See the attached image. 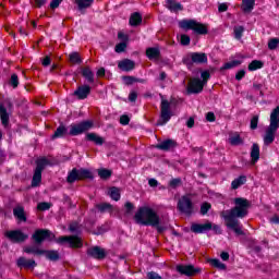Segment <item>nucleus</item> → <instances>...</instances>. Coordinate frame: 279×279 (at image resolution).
<instances>
[{
  "instance_id": "obj_32",
  "label": "nucleus",
  "mask_w": 279,
  "mask_h": 279,
  "mask_svg": "<svg viewBox=\"0 0 279 279\" xmlns=\"http://www.w3.org/2000/svg\"><path fill=\"white\" fill-rule=\"evenodd\" d=\"M245 182H247V177L245 175H240L236 179H234L231 182V189L233 191H236V189H239L240 186H243V184H245Z\"/></svg>"
},
{
  "instance_id": "obj_21",
  "label": "nucleus",
  "mask_w": 279,
  "mask_h": 279,
  "mask_svg": "<svg viewBox=\"0 0 279 279\" xmlns=\"http://www.w3.org/2000/svg\"><path fill=\"white\" fill-rule=\"evenodd\" d=\"M135 66L136 63L130 59H124L118 62V69H120V71H125L126 73L134 71Z\"/></svg>"
},
{
  "instance_id": "obj_26",
  "label": "nucleus",
  "mask_w": 279,
  "mask_h": 279,
  "mask_svg": "<svg viewBox=\"0 0 279 279\" xmlns=\"http://www.w3.org/2000/svg\"><path fill=\"white\" fill-rule=\"evenodd\" d=\"M85 141H88L89 143H95L98 146H101L106 143V140H104V137L99 136L97 133H87L85 135Z\"/></svg>"
},
{
  "instance_id": "obj_57",
  "label": "nucleus",
  "mask_w": 279,
  "mask_h": 279,
  "mask_svg": "<svg viewBox=\"0 0 279 279\" xmlns=\"http://www.w3.org/2000/svg\"><path fill=\"white\" fill-rule=\"evenodd\" d=\"M147 279H162V276H160L158 272L156 271H148L146 275Z\"/></svg>"
},
{
  "instance_id": "obj_15",
  "label": "nucleus",
  "mask_w": 279,
  "mask_h": 279,
  "mask_svg": "<svg viewBox=\"0 0 279 279\" xmlns=\"http://www.w3.org/2000/svg\"><path fill=\"white\" fill-rule=\"evenodd\" d=\"M204 86L199 77H194L187 83L186 93L187 95H199L204 92Z\"/></svg>"
},
{
  "instance_id": "obj_29",
  "label": "nucleus",
  "mask_w": 279,
  "mask_h": 279,
  "mask_svg": "<svg viewBox=\"0 0 279 279\" xmlns=\"http://www.w3.org/2000/svg\"><path fill=\"white\" fill-rule=\"evenodd\" d=\"M0 120L2 125H4V128H8V125H10V113H8V109L1 102H0Z\"/></svg>"
},
{
  "instance_id": "obj_59",
  "label": "nucleus",
  "mask_w": 279,
  "mask_h": 279,
  "mask_svg": "<svg viewBox=\"0 0 279 279\" xmlns=\"http://www.w3.org/2000/svg\"><path fill=\"white\" fill-rule=\"evenodd\" d=\"M138 99V93L136 90H131L129 94V101L134 104Z\"/></svg>"
},
{
  "instance_id": "obj_60",
  "label": "nucleus",
  "mask_w": 279,
  "mask_h": 279,
  "mask_svg": "<svg viewBox=\"0 0 279 279\" xmlns=\"http://www.w3.org/2000/svg\"><path fill=\"white\" fill-rule=\"evenodd\" d=\"M183 64H185V66H193V64H195V62H193V58L190 57H184L182 59Z\"/></svg>"
},
{
  "instance_id": "obj_13",
  "label": "nucleus",
  "mask_w": 279,
  "mask_h": 279,
  "mask_svg": "<svg viewBox=\"0 0 279 279\" xmlns=\"http://www.w3.org/2000/svg\"><path fill=\"white\" fill-rule=\"evenodd\" d=\"M177 208L183 215L191 217L194 210L193 201L189 196H182L177 204Z\"/></svg>"
},
{
  "instance_id": "obj_7",
  "label": "nucleus",
  "mask_w": 279,
  "mask_h": 279,
  "mask_svg": "<svg viewBox=\"0 0 279 279\" xmlns=\"http://www.w3.org/2000/svg\"><path fill=\"white\" fill-rule=\"evenodd\" d=\"M179 27L181 29H192V32L198 36H206V34H208V25L195 20H182L179 22Z\"/></svg>"
},
{
  "instance_id": "obj_44",
  "label": "nucleus",
  "mask_w": 279,
  "mask_h": 279,
  "mask_svg": "<svg viewBox=\"0 0 279 279\" xmlns=\"http://www.w3.org/2000/svg\"><path fill=\"white\" fill-rule=\"evenodd\" d=\"M19 75L16 73H13L9 81V86H12V88H19Z\"/></svg>"
},
{
  "instance_id": "obj_41",
  "label": "nucleus",
  "mask_w": 279,
  "mask_h": 279,
  "mask_svg": "<svg viewBox=\"0 0 279 279\" xmlns=\"http://www.w3.org/2000/svg\"><path fill=\"white\" fill-rule=\"evenodd\" d=\"M96 208L99 210V213H112V204L110 203H101L97 204Z\"/></svg>"
},
{
  "instance_id": "obj_17",
  "label": "nucleus",
  "mask_w": 279,
  "mask_h": 279,
  "mask_svg": "<svg viewBox=\"0 0 279 279\" xmlns=\"http://www.w3.org/2000/svg\"><path fill=\"white\" fill-rule=\"evenodd\" d=\"M190 230L194 234H206V232L213 230V222L210 220H207L205 223L194 222L191 225Z\"/></svg>"
},
{
  "instance_id": "obj_61",
  "label": "nucleus",
  "mask_w": 279,
  "mask_h": 279,
  "mask_svg": "<svg viewBox=\"0 0 279 279\" xmlns=\"http://www.w3.org/2000/svg\"><path fill=\"white\" fill-rule=\"evenodd\" d=\"M121 125H130V117L128 114H123L120 117Z\"/></svg>"
},
{
  "instance_id": "obj_46",
  "label": "nucleus",
  "mask_w": 279,
  "mask_h": 279,
  "mask_svg": "<svg viewBox=\"0 0 279 279\" xmlns=\"http://www.w3.org/2000/svg\"><path fill=\"white\" fill-rule=\"evenodd\" d=\"M170 189H178V186H182V179L181 178H174L169 181Z\"/></svg>"
},
{
  "instance_id": "obj_63",
  "label": "nucleus",
  "mask_w": 279,
  "mask_h": 279,
  "mask_svg": "<svg viewBox=\"0 0 279 279\" xmlns=\"http://www.w3.org/2000/svg\"><path fill=\"white\" fill-rule=\"evenodd\" d=\"M245 75H246L245 70L238 71L235 74L236 82H241V80H243V77H245Z\"/></svg>"
},
{
  "instance_id": "obj_8",
  "label": "nucleus",
  "mask_w": 279,
  "mask_h": 279,
  "mask_svg": "<svg viewBox=\"0 0 279 279\" xmlns=\"http://www.w3.org/2000/svg\"><path fill=\"white\" fill-rule=\"evenodd\" d=\"M95 175H93V172L86 168H73L66 177V182L69 184H73L75 182H80L82 180H94Z\"/></svg>"
},
{
  "instance_id": "obj_38",
  "label": "nucleus",
  "mask_w": 279,
  "mask_h": 279,
  "mask_svg": "<svg viewBox=\"0 0 279 279\" xmlns=\"http://www.w3.org/2000/svg\"><path fill=\"white\" fill-rule=\"evenodd\" d=\"M230 145L236 147L239 145H243V138L239 133H235L234 135L229 137Z\"/></svg>"
},
{
  "instance_id": "obj_40",
  "label": "nucleus",
  "mask_w": 279,
  "mask_h": 279,
  "mask_svg": "<svg viewBox=\"0 0 279 279\" xmlns=\"http://www.w3.org/2000/svg\"><path fill=\"white\" fill-rule=\"evenodd\" d=\"M263 66H265V62L260 61V60H253L250 64H248V71H258V69H263Z\"/></svg>"
},
{
  "instance_id": "obj_25",
  "label": "nucleus",
  "mask_w": 279,
  "mask_h": 279,
  "mask_svg": "<svg viewBox=\"0 0 279 279\" xmlns=\"http://www.w3.org/2000/svg\"><path fill=\"white\" fill-rule=\"evenodd\" d=\"M166 3H167L166 8L171 12H174L175 14L184 10V5H182V3L180 2H177L175 0H166Z\"/></svg>"
},
{
  "instance_id": "obj_9",
  "label": "nucleus",
  "mask_w": 279,
  "mask_h": 279,
  "mask_svg": "<svg viewBox=\"0 0 279 279\" xmlns=\"http://www.w3.org/2000/svg\"><path fill=\"white\" fill-rule=\"evenodd\" d=\"M95 128V122L93 120H83L78 123H73L70 126L69 135L70 136H80Z\"/></svg>"
},
{
  "instance_id": "obj_48",
  "label": "nucleus",
  "mask_w": 279,
  "mask_h": 279,
  "mask_svg": "<svg viewBox=\"0 0 279 279\" xmlns=\"http://www.w3.org/2000/svg\"><path fill=\"white\" fill-rule=\"evenodd\" d=\"M201 82L204 86H206V84H208V80H210V72L208 70H205L201 73Z\"/></svg>"
},
{
  "instance_id": "obj_64",
  "label": "nucleus",
  "mask_w": 279,
  "mask_h": 279,
  "mask_svg": "<svg viewBox=\"0 0 279 279\" xmlns=\"http://www.w3.org/2000/svg\"><path fill=\"white\" fill-rule=\"evenodd\" d=\"M63 0H52L50 2V9L51 10H56L58 8H60V3H62Z\"/></svg>"
},
{
  "instance_id": "obj_30",
  "label": "nucleus",
  "mask_w": 279,
  "mask_h": 279,
  "mask_svg": "<svg viewBox=\"0 0 279 279\" xmlns=\"http://www.w3.org/2000/svg\"><path fill=\"white\" fill-rule=\"evenodd\" d=\"M146 58L148 60H159L160 59V48L149 47L146 49Z\"/></svg>"
},
{
  "instance_id": "obj_55",
  "label": "nucleus",
  "mask_w": 279,
  "mask_h": 279,
  "mask_svg": "<svg viewBox=\"0 0 279 279\" xmlns=\"http://www.w3.org/2000/svg\"><path fill=\"white\" fill-rule=\"evenodd\" d=\"M106 232H108V229H106V227L101 226V227H97L96 231H94V234L96 236H101V234H106Z\"/></svg>"
},
{
  "instance_id": "obj_62",
  "label": "nucleus",
  "mask_w": 279,
  "mask_h": 279,
  "mask_svg": "<svg viewBox=\"0 0 279 279\" xmlns=\"http://www.w3.org/2000/svg\"><path fill=\"white\" fill-rule=\"evenodd\" d=\"M251 250L254 254H257V256H260V252H263V247L256 244H251Z\"/></svg>"
},
{
  "instance_id": "obj_54",
  "label": "nucleus",
  "mask_w": 279,
  "mask_h": 279,
  "mask_svg": "<svg viewBox=\"0 0 279 279\" xmlns=\"http://www.w3.org/2000/svg\"><path fill=\"white\" fill-rule=\"evenodd\" d=\"M124 208L126 215H132V210H134V204L132 202H126L124 204Z\"/></svg>"
},
{
  "instance_id": "obj_23",
  "label": "nucleus",
  "mask_w": 279,
  "mask_h": 279,
  "mask_svg": "<svg viewBox=\"0 0 279 279\" xmlns=\"http://www.w3.org/2000/svg\"><path fill=\"white\" fill-rule=\"evenodd\" d=\"M82 77H84L87 84H95V72L90 70L89 66H85L81 69Z\"/></svg>"
},
{
  "instance_id": "obj_3",
  "label": "nucleus",
  "mask_w": 279,
  "mask_h": 279,
  "mask_svg": "<svg viewBox=\"0 0 279 279\" xmlns=\"http://www.w3.org/2000/svg\"><path fill=\"white\" fill-rule=\"evenodd\" d=\"M134 219L138 226H160V216L149 206L140 207L134 215Z\"/></svg>"
},
{
  "instance_id": "obj_58",
  "label": "nucleus",
  "mask_w": 279,
  "mask_h": 279,
  "mask_svg": "<svg viewBox=\"0 0 279 279\" xmlns=\"http://www.w3.org/2000/svg\"><path fill=\"white\" fill-rule=\"evenodd\" d=\"M211 230L215 234H223V230H221V226L211 222Z\"/></svg>"
},
{
  "instance_id": "obj_12",
  "label": "nucleus",
  "mask_w": 279,
  "mask_h": 279,
  "mask_svg": "<svg viewBox=\"0 0 279 279\" xmlns=\"http://www.w3.org/2000/svg\"><path fill=\"white\" fill-rule=\"evenodd\" d=\"M178 274L180 276H186L187 278H193V276H197V274H202V268L195 267L193 264L184 265L179 264L175 267Z\"/></svg>"
},
{
  "instance_id": "obj_33",
  "label": "nucleus",
  "mask_w": 279,
  "mask_h": 279,
  "mask_svg": "<svg viewBox=\"0 0 279 279\" xmlns=\"http://www.w3.org/2000/svg\"><path fill=\"white\" fill-rule=\"evenodd\" d=\"M74 3L77 5L78 10H88L95 3V0H74Z\"/></svg>"
},
{
  "instance_id": "obj_22",
  "label": "nucleus",
  "mask_w": 279,
  "mask_h": 279,
  "mask_svg": "<svg viewBox=\"0 0 279 279\" xmlns=\"http://www.w3.org/2000/svg\"><path fill=\"white\" fill-rule=\"evenodd\" d=\"M192 62L194 64H207L208 63V56L206 52H192L191 53Z\"/></svg>"
},
{
  "instance_id": "obj_51",
  "label": "nucleus",
  "mask_w": 279,
  "mask_h": 279,
  "mask_svg": "<svg viewBox=\"0 0 279 279\" xmlns=\"http://www.w3.org/2000/svg\"><path fill=\"white\" fill-rule=\"evenodd\" d=\"M122 80L126 86H132V84H136V76H123Z\"/></svg>"
},
{
  "instance_id": "obj_31",
  "label": "nucleus",
  "mask_w": 279,
  "mask_h": 279,
  "mask_svg": "<svg viewBox=\"0 0 279 279\" xmlns=\"http://www.w3.org/2000/svg\"><path fill=\"white\" fill-rule=\"evenodd\" d=\"M66 132H69V130L64 126V124H60L52 134L51 140L56 141V138H64V136H66Z\"/></svg>"
},
{
  "instance_id": "obj_47",
  "label": "nucleus",
  "mask_w": 279,
  "mask_h": 279,
  "mask_svg": "<svg viewBox=\"0 0 279 279\" xmlns=\"http://www.w3.org/2000/svg\"><path fill=\"white\" fill-rule=\"evenodd\" d=\"M125 49H128V43H125V41L119 43L114 47L116 53H123V51H125Z\"/></svg>"
},
{
  "instance_id": "obj_45",
  "label": "nucleus",
  "mask_w": 279,
  "mask_h": 279,
  "mask_svg": "<svg viewBox=\"0 0 279 279\" xmlns=\"http://www.w3.org/2000/svg\"><path fill=\"white\" fill-rule=\"evenodd\" d=\"M213 208V205L208 202H205L201 205V215L206 216L208 215V211Z\"/></svg>"
},
{
  "instance_id": "obj_28",
  "label": "nucleus",
  "mask_w": 279,
  "mask_h": 279,
  "mask_svg": "<svg viewBox=\"0 0 279 279\" xmlns=\"http://www.w3.org/2000/svg\"><path fill=\"white\" fill-rule=\"evenodd\" d=\"M143 23V15L138 12H134L131 14L129 19V25L131 27H138Z\"/></svg>"
},
{
  "instance_id": "obj_10",
  "label": "nucleus",
  "mask_w": 279,
  "mask_h": 279,
  "mask_svg": "<svg viewBox=\"0 0 279 279\" xmlns=\"http://www.w3.org/2000/svg\"><path fill=\"white\" fill-rule=\"evenodd\" d=\"M52 234L53 233L49 229H36L31 236L34 246L29 245L28 247H40L44 241H49L51 239Z\"/></svg>"
},
{
  "instance_id": "obj_42",
  "label": "nucleus",
  "mask_w": 279,
  "mask_h": 279,
  "mask_svg": "<svg viewBox=\"0 0 279 279\" xmlns=\"http://www.w3.org/2000/svg\"><path fill=\"white\" fill-rule=\"evenodd\" d=\"M210 266L215 267L216 269H220L221 271H226L227 266L226 264L221 263V260L214 258L209 260Z\"/></svg>"
},
{
  "instance_id": "obj_5",
  "label": "nucleus",
  "mask_w": 279,
  "mask_h": 279,
  "mask_svg": "<svg viewBox=\"0 0 279 279\" xmlns=\"http://www.w3.org/2000/svg\"><path fill=\"white\" fill-rule=\"evenodd\" d=\"M35 170L33 173V179H32V186H40V182H43V172L47 167H53V163H51V160H49L47 157H40L36 159L35 161Z\"/></svg>"
},
{
  "instance_id": "obj_20",
  "label": "nucleus",
  "mask_w": 279,
  "mask_h": 279,
  "mask_svg": "<svg viewBox=\"0 0 279 279\" xmlns=\"http://www.w3.org/2000/svg\"><path fill=\"white\" fill-rule=\"evenodd\" d=\"M16 265L20 269H34V267H38L36 260L27 259L25 257H19L16 260Z\"/></svg>"
},
{
  "instance_id": "obj_36",
  "label": "nucleus",
  "mask_w": 279,
  "mask_h": 279,
  "mask_svg": "<svg viewBox=\"0 0 279 279\" xmlns=\"http://www.w3.org/2000/svg\"><path fill=\"white\" fill-rule=\"evenodd\" d=\"M100 180H110L112 178V170L100 168L97 170Z\"/></svg>"
},
{
  "instance_id": "obj_37",
  "label": "nucleus",
  "mask_w": 279,
  "mask_h": 279,
  "mask_svg": "<svg viewBox=\"0 0 279 279\" xmlns=\"http://www.w3.org/2000/svg\"><path fill=\"white\" fill-rule=\"evenodd\" d=\"M109 196L111 199H113V202H119V199H121V190H119L117 186L110 187Z\"/></svg>"
},
{
  "instance_id": "obj_39",
  "label": "nucleus",
  "mask_w": 279,
  "mask_h": 279,
  "mask_svg": "<svg viewBox=\"0 0 279 279\" xmlns=\"http://www.w3.org/2000/svg\"><path fill=\"white\" fill-rule=\"evenodd\" d=\"M69 60L71 64H82V57L80 56V52L73 51L69 54Z\"/></svg>"
},
{
  "instance_id": "obj_53",
  "label": "nucleus",
  "mask_w": 279,
  "mask_h": 279,
  "mask_svg": "<svg viewBox=\"0 0 279 279\" xmlns=\"http://www.w3.org/2000/svg\"><path fill=\"white\" fill-rule=\"evenodd\" d=\"M250 128H251V130L258 129V116H253V118L251 119Z\"/></svg>"
},
{
  "instance_id": "obj_27",
  "label": "nucleus",
  "mask_w": 279,
  "mask_h": 279,
  "mask_svg": "<svg viewBox=\"0 0 279 279\" xmlns=\"http://www.w3.org/2000/svg\"><path fill=\"white\" fill-rule=\"evenodd\" d=\"M13 217L17 219V221L26 222L27 216L25 215V208L23 206H17L13 208Z\"/></svg>"
},
{
  "instance_id": "obj_1",
  "label": "nucleus",
  "mask_w": 279,
  "mask_h": 279,
  "mask_svg": "<svg viewBox=\"0 0 279 279\" xmlns=\"http://www.w3.org/2000/svg\"><path fill=\"white\" fill-rule=\"evenodd\" d=\"M234 207L220 213L221 219L225 221L226 228L232 230L236 236H245L243 223L239 219H245L252 208V203L245 197L234 198Z\"/></svg>"
},
{
  "instance_id": "obj_49",
  "label": "nucleus",
  "mask_w": 279,
  "mask_h": 279,
  "mask_svg": "<svg viewBox=\"0 0 279 279\" xmlns=\"http://www.w3.org/2000/svg\"><path fill=\"white\" fill-rule=\"evenodd\" d=\"M278 45H279V38H271L268 41V49H270V51H274L278 49Z\"/></svg>"
},
{
  "instance_id": "obj_16",
  "label": "nucleus",
  "mask_w": 279,
  "mask_h": 279,
  "mask_svg": "<svg viewBox=\"0 0 279 279\" xmlns=\"http://www.w3.org/2000/svg\"><path fill=\"white\" fill-rule=\"evenodd\" d=\"M86 255L89 258H94L95 260H104L106 256H108V253L106 252V248L96 245L88 247L86 251Z\"/></svg>"
},
{
  "instance_id": "obj_2",
  "label": "nucleus",
  "mask_w": 279,
  "mask_h": 279,
  "mask_svg": "<svg viewBox=\"0 0 279 279\" xmlns=\"http://www.w3.org/2000/svg\"><path fill=\"white\" fill-rule=\"evenodd\" d=\"M70 235H61L54 239L57 245L69 247L70 250H82L84 247V239H82V225L77 220H73L68 225Z\"/></svg>"
},
{
  "instance_id": "obj_19",
  "label": "nucleus",
  "mask_w": 279,
  "mask_h": 279,
  "mask_svg": "<svg viewBox=\"0 0 279 279\" xmlns=\"http://www.w3.org/2000/svg\"><path fill=\"white\" fill-rule=\"evenodd\" d=\"M155 147L160 151H170V149H175V147H178V142L175 140L168 138L157 144Z\"/></svg>"
},
{
  "instance_id": "obj_34",
  "label": "nucleus",
  "mask_w": 279,
  "mask_h": 279,
  "mask_svg": "<svg viewBox=\"0 0 279 279\" xmlns=\"http://www.w3.org/2000/svg\"><path fill=\"white\" fill-rule=\"evenodd\" d=\"M241 64H243V61H241V60H232V61L226 62L220 68V71H228L230 69H236V66H241Z\"/></svg>"
},
{
  "instance_id": "obj_6",
  "label": "nucleus",
  "mask_w": 279,
  "mask_h": 279,
  "mask_svg": "<svg viewBox=\"0 0 279 279\" xmlns=\"http://www.w3.org/2000/svg\"><path fill=\"white\" fill-rule=\"evenodd\" d=\"M25 254H34V256H45L47 260L58 263L60 260V253L56 250H43L37 246H25L23 248Z\"/></svg>"
},
{
  "instance_id": "obj_56",
  "label": "nucleus",
  "mask_w": 279,
  "mask_h": 279,
  "mask_svg": "<svg viewBox=\"0 0 279 279\" xmlns=\"http://www.w3.org/2000/svg\"><path fill=\"white\" fill-rule=\"evenodd\" d=\"M206 121H208L209 123H215V121H217V117L215 116V112L213 111L207 112Z\"/></svg>"
},
{
  "instance_id": "obj_43",
  "label": "nucleus",
  "mask_w": 279,
  "mask_h": 279,
  "mask_svg": "<svg viewBox=\"0 0 279 279\" xmlns=\"http://www.w3.org/2000/svg\"><path fill=\"white\" fill-rule=\"evenodd\" d=\"M244 32H245V27L244 26H235L233 28L235 40H241L243 38V33Z\"/></svg>"
},
{
  "instance_id": "obj_35",
  "label": "nucleus",
  "mask_w": 279,
  "mask_h": 279,
  "mask_svg": "<svg viewBox=\"0 0 279 279\" xmlns=\"http://www.w3.org/2000/svg\"><path fill=\"white\" fill-rule=\"evenodd\" d=\"M255 5H256V0H242V11L245 13L252 12Z\"/></svg>"
},
{
  "instance_id": "obj_11",
  "label": "nucleus",
  "mask_w": 279,
  "mask_h": 279,
  "mask_svg": "<svg viewBox=\"0 0 279 279\" xmlns=\"http://www.w3.org/2000/svg\"><path fill=\"white\" fill-rule=\"evenodd\" d=\"M173 117V111H171V102L167 99H161L160 104V119L157 122V125H167Z\"/></svg>"
},
{
  "instance_id": "obj_50",
  "label": "nucleus",
  "mask_w": 279,
  "mask_h": 279,
  "mask_svg": "<svg viewBox=\"0 0 279 279\" xmlns=\"http://www.w3.org/2000/svg\"><path fill=\"white\" fill-rule=\"evenodd\" d=\"M51 208V203L41 202L37 204V210L45 213V210H49Z\"/></svg>"
},
{
  "instance_id": "obj_14",
  "label": "nucleus",
  "mask_w": 279,
  "mask_h": 279,
  "mask_svg": "<svg viewBox=\"0 0 279 279\" xmlns=\"http://www.w3.org/2000/svg\"><path fill=\"white\" fill-rule=\"evenodd\" d=\"M4 236L11 241V243H25L29 235L23 232L21 229L10 230L4 233Z\"/></svg>"
},
{
  "instance_id": "obj_24",
  "label": "nucleus",
  "mask_w": 279,
  "mask_h": 279,
  "mask_svg": "<svg viewBox=\"0 0 279 279\" xmlns=\"http://www.w3.org/2000/svg\"><path fill=\"white\" fill-rule=\"evenodd\" d=\"M260 160V146L257 143H254L251 147V162L256 165Z\"/></svg>"
},
{
  "instance_id": "obj_18",
  "label": "nucleus",
  "mask_w": 279,
  "mask_h": 279,
  "mask_svg": "<svg viewBox=\"0 0 279 279\" xmlns=\"http://www.w3.org/2000/svg\"><path fill=\"white\" fill-rule=\"evenodd\" d=\"M92 87L90 85L84 84L80 85L76 90H74L73 95L80 101H84V99H88V95H90Z\"/></svg>"
},
{
  "instance_id": "obj_52",
  "label": "nucleus",
  "mask_w": 279,
  "mask_h": 279,
  "mask_svg": "<svg viewBox=\"0 0 279 279\" xmlns=\"http://www.w3.org/2000/svg\"><path fill=\"white\" fill-rule=\"evenodd\" d=\"M180 43L183 47H189V45H191V37L186 34H183V35H181Z\"/></svg>"
},
{
  "instance_id": "obj_4",
  "label": "nucleus",
  "mask_w": 279,
  "mask_h": 279,
  "mask_svg": "<svg viewBox=\"0 0 279 279\" xmlns=\"http://www.w3.org/2000/svg\"><path fill=\"white\" fill-rule=\"evenodd\" d=\"M279 128V106L272 109L270 113V124L266 130V134L264 136V145H271L274 141H276V132H278Z\"/></svg>"
}]
</instances>
